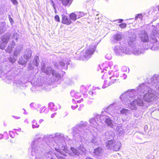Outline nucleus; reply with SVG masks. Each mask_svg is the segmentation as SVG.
<instances>
[{"mask_svg":"<svg viewBox=\"0 0 159 159\" xmlns=\"http://www.w3.org/2000/svg\"><path fill=\"white\" fill-rule=\"evenodd\" d=\"M102 150L101 148L99 147L94 150L93 152L97 156H100L102 153Z\"/></svg>","mask_w":159,"mask_h":159,"instance_id":"a878e982","label":"nucleus"},{"mask_svg":"<svg viewBox=\"0 0 159 159\" xmlns=\"http://www.w3.org/2000/svg\"><path fill=\"white\" fill-rule=\"evenodd\" d=\"M54 19L57 21L60 22V21L59 16L57 15H56L55 16Z\"/></svg>","mask_w":159,"mask_h":159,"instance_id":"a18cd8bd","label":"nucleus"},{"mask_svg":"<svg viewBox=\"0 0 159 159\" xmlns=\"http://www.w3.org/2000/svg\"><path fill=\"white\" fill-rule=\"evenodd\" d=\"M61 1L62 5L64 6L69 7L72 3L70 0H59Z\"/></svg>","mask_w":159,"mask_h":159,"instance_id":"cd10ccee","label":"nucleus"},{"mask_svg":"<svg viewBox=\"0 0 159 159\" xmlns=\"http://www.w3.org/2000/svg\"><path fill=\"white\" fill-rule=\"evenodd\" d=\"M70 19L73 20H75L77 18L76 14L75 13H72L69 15Z\"/></svg>","mask_w":159,"mask_h":159,"instance_id":"473e14b6","label":"nucleus"},{"mask_svg":"<svg viewBox=\"0 0 159 159\" xmlns=\"http://www.w3.org/2000/svg\"><path fill=\"white\" fill-rule=\"evenodd\" d=\"M15 44V43L13 41H12L11 43H9L8 47L6 49V52H7L10 53L12 51V48H14Z\"/></svg>","mask_w":159,"mask_h":159,"instance_id":"f3484780","label":"nucleus"},{"mask_svg":"<svg viewBox=\"0 0 159 159\" xmlns=\"http://www.w3.org/2000/svg\"><path fill=\"white\" fill-rule=\"evenodd\" d=\"M12 117L15 118L16 119H19L20 118V117H18V116H12Z\"/></svg>","mask_w":159,"mask_h":159,"instance_id":"13d9d810","label":"nucleus"},{"mask_svg":"<svg viewBox=\"0 0 159 159\" xmlns=\"http://www.w3.org/2000/svg\"><path fill=\"white\" fill-rule=\"evenodd\" d=\"M80 91L81 92H84V93H85L86 92V89L84 86H82L80 87Z\"/></svg>","mask_w":159,"mask_h":159,"instance_id":"ea45409f","label":"nucleus"},{"mask_svg":"<svg viewBox=\"0 0 159 159\" xmlns=\"http://www.w3.org/2000/svg\"><path fill=\"white\" fill-rule=\"evenodd\" d=\"M121 70L124 71H127V68L125 66H123L121 68Z\"/></svg>","mask_w":159,"mask_h":159,"instance_id":"8fccbe9b","label":"nucleus"},{"mask_svg":"<svg viewBox=\"0 0 159 159\" xmlns=\"http://www.w3.org/2000/svg\"><path fill=\"white\" fill-rule=\"evenodd\" d=\"M56 114V113H53L51 115V118H53L54 116Z\"/></svg>","mask_w":159,"mask_h":159,"instance_id":"4d7b16f0","label":"nucleus"},{"mask_svg":"<svg viewBox=\"0 0 159 159\" xmlns=\"http://www.w3.org/2000/svg\"><path fill=\"white\" fill-rule=\"evenodd\" d=\"M11 1L14 5H17L18 4V2L16 0H11Z\"/></svg>","mask_w":159,"mask_h":159,"instance_id":"09e8293b","label":"nucleus"},{"mask_svg":"<svg viewBox=\"0 0 159 159\" xmlns=\"http://www.w3.org/2000/svg\"><path fill=\"white\" fill-rule=\"evenodd\" d=\"M36 104L34 103H32L30 104V106L31 107L35 108V106L36 105Z\"/></svg>","mask_w":159,"mask_h":159,"instance_id":"3c124183","label":"nucleus"},{"mask_svg":"<svg viewBox=\"0 0 159 159\" xmlns=\"http://www.w3.org/2000/svg\"><path fill=\"white\" fill-rule=\"evenodd\" d=\"M117 133L119 136L122 135L124 133L125 131L121 126H118L116 127Z\"/></svg>","mask_w":159,"mask_h":159,"instance_id":"4be33fe9","label":"nucleus"},{"mask_svg":"<svg viewBox=\"0 0 159 159\" xmlns=\"http://www.w3.org/2000/svg\"><path fill=\"white\" fill-rule=\"evenodd\" d=\"M117 20L119 21V22H118V23H121L123 21V20L120 19H119V20Z\"/></svg>","mask_w":159,"mask_h":159,"instance_id":"0e129e2a","label":"nucleus"},{"mask_svg":"<svg viewBox=\"0 0 159 159\" xmlns=\"http://www.w3.org/2000/svg\"><path fill=\"white\" fill-rule=\"evenodd\" d=\"M102 67L104 70H108L109 75L108 80H105L104 81V84L102 86L103 89H105L110 85L119 82V80L118 78L119 74L118 72V66L117 65L113 66L112 61L106 62L103 63ZM108 77L107 73L105 72L102 76L103 79H107Z\"/></svg>","mask_w":159,"mask_h":159,"instance_id":"20e7f679","label":"nucleus"},{"mask_svg":"<svg viewBox=\"0 0 159 159\" xmlns=\"http://www.w3.org/2000/svg\"><path fill=\"white\" fill-rule=\"evenodd\" d=\"M119 26L121 28H125L126 26V25L124 23H122L119 25Z\"/></svg>","mask_w":159,"mask_h":159,"instance_id":"de8ad7c7","label":"nucleus"},{"mask_svg":"<svg viewBox=\"0 0 159 159\" xmlns=\"http://www.w3.org/2000/svg\"><path fill=\"white\" fill-rule=\"evenodd\" d=\"M55 150L57 151L58 152H59L61 154H63V152L59 148H54Z\"/></svg>","mask_w":159,"mask_h":159,"instance_id":"49530a36","label":"nucleus"},{"mask_svg":"<svg viewBox=\"0 0 159 159\" xmlns=\"http://www.w3.org/2000/svg\"><path fill=\"white\" fill-rule=\"evenodd\" d=\"M13 83L16 84L17 86H20V85H23V83L21 82V80H14Z\"/></svg>","mask_w":159,"mask_h":159,"instance_id":"e433bc0d","label":"nucleus"},{"mask_svg":"<svg viewBox=\"0 0 159 159\" xmlns=\"http://www.w3.org/2000/svg\"><path fill=\"white\" fill-rule=\"evenodd\" d=\"M90 143H92V145H98L99 144V142L98 139L96 138L93 137L90 140Z\"/></svg>","mask_w":159,"mask_h":159,"instance_id":"c756f323","label":"nucleus"},{"mask_svg":"<svg viewBox=\"0 0 159 159\" xmlns=\"http://www.w3.org/2000/svg\"><path fill=\"white\" fill-rule=\"evenodd\" d=\"M70 94L71 96L74 97L76 98H79L81 95V93L77 92L74 91H71Z\"/></svg>","mask_w":159,"mask_h":159,"instance_id":"b1692460","label":"nucleus"},{"mask_svg":"<svg viewBox=\"0 0 159 159\" xmlns=\"http://www.w3.org/2000/svg\"><path fill=\"white\" fill-rule=\"evenodd\" d=\"M22 110H23L24 111V112H23V113H24V114H25V115L27 114V113H25V110L24 109H22Z\"/></svg>","mask_w":159,"mask_h":159,"instance_id":"338daca9","label":"nucleus"},{"mask_svg":"<svg viewBox=\"0 0 159 159\" xmlns=\"http://www.w3.org/2000/svg\"><path fill=\"white\" fill-rule=\"evenodd\" d=\"M23 46L21 45H17L16 48L14 52V55L15 56H17L19 54L22 49Z\"/></svg>","mask_w":159,"mask_h":159,"instance_id":"a211bd4d","label":"nucleus"},{"mask_svg":"<svg viewBox=\"0 0 159 159\" xmlns=\"http://www.w3.org/2000/svg\"><path fill=\"white\" fill-rule=\"evenodd\" d=\"M17 56L14 54V55L12 57H10L9 59L10 61L12 63H14L17 59Z\"/></svg>","mask_w":159,"mask_h":159,"instance_id":"72a5a7b5","label":"nucleus"},{"mask_svg":"<svg viewBox=\"0 0 159 159\" xmlns=\"http://www.w3.org/2000/svg\"><path fill=\"white\" fill-rule=\"evenodd\" d=\"M78 107V106L77 105H74V106L72 105L71 106V108L72 109L74 110L76 108H77Z\"/></svg>","mask_w":159,"mask_h":159,"instance_id":"603ef678","label":"nucleus"},{"mask_svg":"<svg viewBox=\"0 0 159 159\" xmlns=\"http://www.w3.org/2000/svg\"><path fill=\"white\" fill-rule=\"evenodd\" d=\"M34 65H33V64L32 62L31 61L30 64L28 66V68L30 70H32L34 69Z\"/></svg>","mask_w":159,"mask_h":159,"instance_id":"58836bf2","label":"nucleus"},{"mask_svg":"<svg viewBox=\"0 0 159 159\" xmlns=\"http://www.w3.org/2000/svg\"><path fill=\"white\" fill-rule=\"evenodd\" d=\"M59 63V66L62 69H67V66L70 64L69 62L70 61V59L66 57L62 60Z\"/></svg>","mask_w":159,"mask_h":159,"instance_id":"f8f14e48","label":"nucleus"},{"mask_svg":"<svg viewBox=\"0 0 159 159\" xmlns=\"http://www.w3.org/2000/svg\"><path fill=\"white\" fill-rule=\"evenodd\" d=\"M71 149L75 155L79 156L80 154H85L86 150L82 145H80L77 148L71 147Z\"/></svg>","mask_w":159,"mask_h":159,"instance_id":"9b49d317","label":"nucleus"},{"mask_svg":"<svg viewBox=\"0 0 159 159\" xmlns=\"http://www.w3.org/2000/svg\"><path fill=\"white\" fill-rule=\"evenodd\" d=\"M105 134L106 138L107 139L113 140V139L115 135V134L113 132L109 130L106 132Z\"/></svg>","mask_w":159,"mask_h":159,"instance_id":"2eb2a0df","label":"nucleus"},{"mask_svg":"<svg viewBox=\"0 0 159 159\" xmlns=\"http://www.w3.org/2000/svg\"><path fill=\"white\" fill-rule=\"evenodd\" d=\"M32 54V51L30 49H26L25 52L24 57L29 59L30 58Z\"/></svg>","mask_w":159,"mask_h":159,"instance_id":"5701e85b","label":"nucleus"},{"mask_svg":"<svg viewBox=\"0 0 159 159\" xmlns=\"http://www.w3.org/2000/svg\"><path fill=\"white\" fill-rule=\"evenodd\" d=\"M96 46L92 43L80 53V58L83 60L86 61L90 58L94 54L96 49Z\"/></svg>","mask_w":159,"mask_h":159,"instance_id":"1a4fd4ad","label":"nucleus"},{"mask_svg":"<svg viewBox=\"0 0 159 159\" xmlns=\"http://www.w3.org/2000/svg\"><path fill=\"white\" fill-rule=\"evenodd\" d=\"M68 82H67V84L68 85H69L70 84V83H71V80L70 79H68Z\"/></svg>","mask_w":159,"mask_h":159,"instance_id":"864d4df0","label":"nucleus"},{"mask_svg":"<svg viewBox=\"0 0 159 159\" xmlns=\"http://www.w3.org/2000/svg\"><path fill=\"white\" fill-rule=\"evenodd\" d=\"M106 148L107 149H112L115 151H119L121 146V143L120 141L114 140H109L106 142Z\"/></svg>","mask_w":159,"mask_h":159,"instance_id":"9d476101","label":"nucleus"},{"mask_svg":"<svg viewBox=\"0 0 159 159\" xmlns=\"http://www.w3.org/2000/svg\"><path fill=\"white\" fill-rule=\"evenodd\" d=\"M122 38V35L119 34H116L114 35L111 38V43L112 44L116 43L120 41Z\"/></svg>","mask_w":159,"mask_h":159,"instance_id":"ddd939ff","label":"nucleus"},{"mask_svg":"<svg viewBox=\"0 0 159 159\" xmlns=\"http://www.w3.org/2000/svg\"><path fill=\"white\" fill-rule=\"evenodd\" d=\"M48 106L49 108L52 111H55L57 109V107L54 105L53 103L52 102L48 103Z\"/></svg>","mask_w":159,"mask_h":159,"instance_id":"bb28decb","label":"nucleus"},{"mask_svg":"<svg viewBox=\"0 0 159 159\" xmlns=\"http://www.w3.org/2000/svg\"><path fill=\"white\" fill-rule=\"evenodd\" d=\"M143 18V15L142 14H137L135 17V20H138L139 22H141Z\"/></svg>","mask_w":159,"mask_h":159,"instance_id":"7c9ffc66","label":"nucleus"},{"mask_svg":"<svg viewBox=\"0 0 159 159\" xmlns=\"http://www.w3.org/2000/svg\"><path fill=\"white\" fill-rule=\"evenodd\" d=\"M18 34L16 33H14L12 35V38L15 39H18Z\"/></svg>","mask_w":159,"mask_h":159,"instance_id":"a19ab883","label":"nucleus"},{"mask_svg":"<svg viewBox=\"0 0 159 159\" xmlns=\"http://www.w3.org/2000/svg\"><path fill=\"white\" fill-rule=\"evenodd\" d=\"M7 44L6 43L2 42L1 41L0 42V48L2 50L4 49Z\"/></svg>","mask_w":159,"mask_h":159,"instance_id":"c9c22d12","label":"nucleus"},{"mask_svg":"<svg viewBox=\"0 0 159 159\" xmlns=\"http://www.w3.org/2000/svg\"><path fill=\"white\" fill-rule=\"evenodd\" d=\"M43 72L45 73L47 75H50L51 72L52 75V78L51 81L56 84H60L61 82V75L55 70H52L50 67L46 68L45 65L44 64L41 68Z\"/></svg>","mask_w":159,"mask_h":159,"instance_id":"6e6552de","label":"nucleus"},{"mask_svg":"<svg viewBox=\"0 0 159 159\" xmlns=\"http://www.w3.org/2000/svg\"><path fill=\"white\" fill-rule=\"evenodd\" d=\"M3 135L2 134H0V139L3 138Z\"/></svg>","mask_w":159,"mask_h":159,"instance_id":"69168bd1","label":"nucleus"},{"mask_svg":"<svg viewBox=\"0 0 159 159\" xmlns=\"http://www.w3.org/2000/svg\"><path fill=\"white\" fill-rule=\"evenodd\" d=\"M32 62L35 66L38 67L39 63V60L38 56H35Z\"/></svg>","mask_w":159,"mask_h":159,"instance_id":"393cba45","label":"nucleus"},{"mask_svg":"<svg viewBox=\"0 0 159 159\" xmlns=\"http://www.w3.org/2000/svg\"><path fill=\"white\" fill-rule=\"evenodd\" d=\"M51 139L39 138L35 139L31 143L30 146L32 148L31 153L33 156H35V159H45L42 155V150H39V148L44 149L45 151L44 155L46 157H49L53 154L52 150V147H54L55 142H51Z\"/></svg>","mask_w":159,"mask_h":159,"instance_id":"f257e3e1","label":"nucleus"},{"mask_svg":"<svg viewBox=\"0 0 159 159\" xmlns=\"http://www.w3.org/2000/svg\"><path fill=\"white\" fill-rule=\"evenodd\" d=\"M9 135L12 138H14L15 137V134L14 132L12 131H9Z\"/></svg>","mask_w":159,"mask_h":159,"instance_id":"79ce46f5","label":"nucleus"},{"mask_svg":"<svg viewBox=\"0 0 159 159\" xmlns=\"http://www.w3.org/2000/svg\"><path fill=\"white\" fill-rule=\"evenodd\" d=\"M159 34L158 31L156 30L152 31V33L150 35L149 37L148 38V34L145 31H141L140 33L139 34V37L141 40L144 42H147V45L145 47L143 46L142 48H140V46H138L137 44L136 46L137 49L136 50H142L143 49V52L140 53L139 55L143 54L144 52V50L148 49L150 48L152 50H157L159 48V43L158 42V40L156 38ZM136 39V37L135 38ZM137 42V41H136Z\"/></svg>","mask_w":159,"mask_h":159,"instance_id":"39448f33","label":"nucleus"},{"mask_svg":"<svg viewBox=\"0 0 159 159\" xmlns=\"http://www.w3.org/2000/svg\"><path fill=\"white\" fill-rule=\"evenodd\" d=\"M83 95H84L85 97V98L87 97V95L86 93H84Z\"/></svg>","mask_w":159,"mask_h":159,"instance_id":"774afa93","label":"nucleus"},{"mask_svg":"<svg viewBox=\"0 0 159 159\" xmlns=\"http://www.w3.org/2000/svg\"><path fill=\"white\" fill-rule=\"evenodd\" d=\"M3 69V68L2 66H0V77H2L7 72L5 70H2Z\"/></svg>","mask_w":159,"mask_h":159,"instance_id":"f704fd0d","label":"nucleus"},{"mask_svg":"<svg viewBox=\"0 0 159 159\" xmlns=\"http://www.w3.org/2000/svg\"><path fill=\"white\" fill-rule=\"evenodd\" d=\"M44 121V120L42 119H40L39 121V123L41 124L42 122Z\"/></svg>","mask_w":159,"mask_h":159,"instance_id":"bf43d9fd","label":"nucleus"},{"mask_svg":"<svg viewBox=\"0 0 159 159\" xmlns=\"http://www.w3.org/2000/svg\"><path fill=\"white\" fill-rule=\"evenodd\" d=\"M27 59L24 57V56L22 57H21L19 59L18 61L19 63L20 64H21L22 65H25L28 61Z\"/></svg>","mask_w":159,"mask_h":159,"instance_id":"412c9836","label":"nucleus"},{"mask_svg":"<svg viewBox=\"0 0 159 159\" xmlns=\"http://www.w3.org/2000/svg\"><path fill=\"white\" fill-rule=\"evenodd\" d=\"M117 104L114 103L104 109L101 112V114L96 115L94 116L95 118L92 117L90 119L89 121L91 125L96 129L99 125L100 122L102 123H105L107 125L111 127H113V125L111 119H115L117 116V113L116 111Z\"/></svg>","mask_w":159,"mask_h":159,"instance_id":"f03ea898","label":"nucleus"},{"mask_svg":"<svg viewBox=\"0 0 159 159\" xmlns=\"http://www.w3.org/2000/svg\"><path fill=\"white\" fill-rule=\"evenodd\" d=\"M46 109H45V107L43 106L41 107L40 109V112L41 113H43Z\"/></svg>","mask_w":159,"mask_h":159,"instance_id":"37998d69","label":"nucleus"},{"mask_svg":"<svg viewBox=\"0 0 159 159\" xmlns=\"http://www.w3.org/2000/svg\"><path fill=\"white\" fill-rule=\"evenodd\" d=\"M55 136L56 138L58 139L60 142H62L65 141V137L62 134L57 133L55 134Z\"/></svg>","mask_w":159,"mask_h":159,"instance_id":"6ab92c4d","label":"nucleus"},{"mask_svg":"<svg viewBox=\"0 0 159 159\" xmlns=\"http://www.w3.org/2000/svg\"><path fill=\"white\" fill-rule=\"evenodd\" d=\"M148 126L147 125H145L144 128V130L145 131V130H147L148 129Z\"/></svg>","mask_w":159,"mask_h":159,"instance_id":"052dcab7","label":"nucleus"},{"mask_svg":"<svg viewBox=\"0 0 159 159\" xmlns=\"http://www.w3.org/2000/svg\"><path fill=\"white\" fill-rule=\"evenodd\" d=\"M102 67L104 70H108L109 75L108 80H105L104 81V84L102 86L103 89H105L110 85L119 82V80L118 78L119 74L118 72V66L117 65L113 66L112 61L106 62L103 63ZM108 77L107 73L105 72L102 76L103 79H107Z\"/></svg>","mask_w":159,"mask_h":159,"instance_id":"7ed1b4c3","label":"nucleus"},{"mask_svg":"<svg viewBox=\"0 0 159 159\" xmlns=\"http://www.w3.org/2000/svg\"><path fill=\"white\" fill-rule=\"evenodd\" d=\"M136 35L134 33L132 34L127 39V42L130 48H128L125 45H121L120 46H115L113 48V51L116 55L121 56L123 54H129L131 53L138 55L143 52L141 50H135L137 49V44L136 40Z\"/></svg>","mask_w":159,"mask_h":159,"instance_id":"423d86ee","label":"nucleus"},{"mask_svg":"<svg viewBox=\"0 0 159 159\" xmlns=\"http://www.w3.org/2000/svg\"><path fill=\"white\" fill-rule=\"evenodd\" d=\"M123 77L124 79H125L126 78L127 75L125 74H124L123 75Z\"/></svg>","mask_w":159,"mask_h":159,"instance_id":"6e6d98bb","label":"nucleus"},{"mask_svg":"<svg viewBox=\"0 0 159 159\" xmlns=\"http://www.w3.org/2000/svg\"><path fill=\"white\" fill-rule=\"evenodd\" d=\"M24 122L27 124L29 123V122L27 119H25L24 120Z\"/></svg>","mask_w":159,"mask_h":159,"instance_id":"e2e57ef3","label":"nucleus"},{"mask_svg":"<svg viewBox=\"0 0 159 159\" xmlns=\"http://www.w3.org/2000/svg\"><path fill=\"white\" fill-rule=\"evenodd\" d=\"M89 127L88 123L83 121H81L73 127L71 130L74 139L77 141H81L88 133L89 132H91L89 129Z\"/></svg>","mask_w":159,"mask_h":159,"instance_id":"0eeeda50","label":"nucleus"},{"mask_svg":"<svg viewBox=\"0 0 159 159\" xmlns=\"http://www.w3.org/2000/svg\"><path fill=\"white\" fill-rule=\"evenodd\" d=\"M56 156L58 158H59L60 159H66V158L62 156Z\"/></svg>","mask_w":159,"mask_h":159,"instance_id":"5fc2aeb1","label":"nucleus"},{"mask_svg":"<svg viewBox=\"0 0 159 159\" xmlns=\"http://www.w3.org/2000/svg\"><path fill=\"white\" fill-rule=\"evenodd\" d=\"M6 23L5 22L0 23V34L3 33L6 30Z\"/></svg>","mask_w":159,"mask_h":159,"instance_id":"c85d7f7f","label":"nucleus"},{"mask_svg":"<svg viewBox=\"0 0 159 159\" xmlns=\"http://www.w3.org/2000/svg\"><path fill=\"white\" fill-rule=\"evenodd\" d=\"M120 112L121 114L125 116L126 119H127L128 117L131 114L130 111L125 108H123L122 110H121Z\"/></svg>","mask_w":159,"mask_h":159,"instance_id":"dca6fc26","label":"nucleus"},{"mask_svg":"<svg viewBox=\"0 0 159 159\" xmlns=\"http://www.w3.org/2000/svg\"><path fill=\"white\" fill-rule=\"evenodd\" d=\"M76 15L77 17V18H79L80 17H82L85 15V14L83 12H77Z\"/></svg>","mask_w":159,"mask_h":159,"instance_id":"4c0bfd02","label":"nucleus"},{"mask_svg":"<svg viewBox=\"0 0 159 159\" xmlns=\"http://www.w3.org/2000/svg\"><path fill=\"white\" fill-rule=\"evenodd\" d=\"M10 35L9 34H6L1 37V41L7 43L9 39Z\"/></svg>","mask_w":159,"mask_h":159,"instance_id":"aec40b11","label":"nucleus"},{"mask_svg":"<svg viewBox=\"0 0 159 159\" xmlns=\"http://www.w3.org/2000/svg\"><path fill=\"white\" fill-rule=\"evenodd\" d=\"M83 101V99L82 98L81 99V100H77V102L78 103H80L81 102H82Z\"/></svg>","mask_w":159,"mask_h":159,"instance_id":"680f3d73","label":"nucleus"},{"mask_svg":"<svg viewBox=\"0 0 159 159\" xmlns=\"http://www.w3.org/2000/svg\"><path fill=\"white\" fill-rule=\"evenodd\" d=\"M31 123L32 124V128L33 129L37 128L39 126V125H38L37 121L35 120H33Z\"/></svg>","mask_w":159,"mask_h":159,"instance_id":"2f4dec72","label":"nucleus"},{"mask_svg":"<svg viewBox=\"0 0 159 159\" xmlns=\"http://www.w3.org/2000/svg\"><path fill=\"white\" fill-rule=\"evenodd\" d=\"M105 57L106 59L110 60L111 58V55L110 54H107L105 56Z\"/></svg>","mask_w":159,"mask_h":159,"instance_id":"c03bdc74","label":"nucleus"},{"mask_svg":"<svg viewBox=\"0 0 159 159\" xmlns=\"http://www.w3.org/2000/svg\"><path fill=\"white\" fill-rule=\"evenodd\" d=\"M62 19L61 22L64 24L69 25L71 23V20L67 16L63 15H62Z\"/></svg>","mask_w":159,"mask_h":159,"instance_id":"4468645a","label":"nucleus"}]
</instances>
